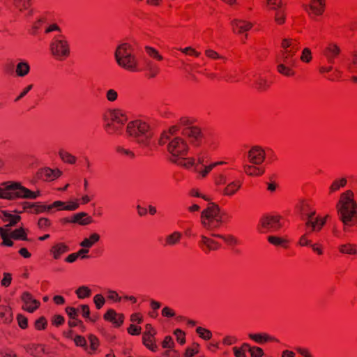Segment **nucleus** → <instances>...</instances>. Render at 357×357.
Wrapping results in <instances>:
<instances>
[{"mask_svg":"<svg viewBox=\"0 0 357 357\" xmlns=\"http://www.w3.org/2000/svg\"><path fill=\"white\" fill-rule=\"evenodd\" d=\"M61 174V172L58 169H52L50 167L40 169L37 172V177L45 181H54L59 178Z\"/></svg>","mask_w":357,"mask_h":357,"instance_id":"nucleus-18","label":"nucleus"},{"mask_svg":"<svg viewBox=\"0 0 357 357\" xmlns=\"http://www.w3.org/2000/svg\"><path fill=\"white\" fill-rule=\"evenodd\" d=\"M116 151L118 153H119L121 155H126L131 158L135 157V154L132 151H130L128 149H126L123 146H116Z\"/></svg>","mask_w":357,"mask_h":357,"instance_id":"nucleus-54","label":"nucleus"},{"mask_svg":"<svg viewBox=\"0 0 357 357\" xmlns=\"http://www.w3.org/2000/svg\"><path fill=\"white\" fill-rule=\"evenodd\" d=\"M0 219L4 222H8L5 227H0V236L3 240L1 245L11 247L13 245V242L9 234L10 227L16 225L20 221L21 217L18 215H13L6 211L0 210Z\"/></svg>","mask_w":357,"mask_h":357,"instance_id":"nucleus-8","label":"nucleus"},{"mask_svg":"<svg viewBox=\"0 0 357 357\" xmlns=\"http://www.w3.org/2000/svg\"><path fill=\"white\" fill-rule=\"evenodd\" d=\"M69 251V247L64 243H56L50 249V252L54 259H59L61 255Z\"/></svg>","mask_w":357,"mask_h":357,"instance_id":"nucleus-23","label":"nucleus"},{"mask_svg":"<svg viewBox=\"0 0 357 357\" xmlns=\"http://www.w3.org/2000/svg\"><path fill=\"white\" fill-rule=\"evenodd\" d=\"M250 352L252 357H261L264 354L262 349L257 347H253L252 349H250Z\"/></svg>","mask_w":357,"mask_h":357,"instance_id":"nucleus-64","label":"nucleus"},{"mask_svg":"<svg viewBox=\"0 0 357 357\" xmlns=\"http://www.w3.org/2000/svg\"><path fill=\"white\" fill-rule=\"evenodd\" d=\"M176 163L185 168H190L194 165L195 159L193 158H185V156H184L183 158H179L178 162Z\"/></svg>","mask_w":357,"mask_h":357,"instance_id":"nucleus-46","label":"nucleus"},{"mask_svg":"<svg viewBox=\"0 0 357 357\" xmlns=\"http://www.w3.org/2000/svg\"><path fill=\"white\" fill-rule=\"evenodd\" d=\"M241 187V182L238 180L233 181L227 184L223 190V194L227 196L234 195Z\"/></svg>","mask_w":357,"mask_h":357,"instance_id":"nucleus-28","label":"nucleus"},{"mask_svg":"<svg viewBox=\"0 0 357 357\" xmlns=\"http://www.w3.org/2000/svg\"><path fill=\"white\" fill-rule=\"evenodd\" d=\"M228 162H226V161H218V162H213L211 164H210L208 166H205L204 168L202 170H198L199 174L202 176V178H204L206 177L208 174L209 172H211V171L215 168V167L218 166V165H226L227 164Z\"/></svg>","mask_w":357,"mask_h":357,"instance_id":"nucleus-38","label":"nucleus"},{"mask_svg":"<svg viewBox=\"0 0 357 357\" xmlns=\"http://www.w3.org/2000/svg\"><path fill=\"white\" fill-rule=\"evenodd\" d=\"M104 318L112 321L116 326H119L123 322L124 316L122 314H117L114 310L110 309L105 313Z\"/></svg>","mask_w":357,"mask_h":357,"instance_id":"nucleus-25","label":"nucleus"},{"mask_svg":"<svg viewBox=\"0 0 357 357\" xmlns=\"http://www.w3.org/2000/svg\"><path fill=\"white\" fill-rule=\"evenodd\" d=\"M180 125L185 127L182 130L183 136L194 146H199L202 140V134L199 128L191 126V121L186 117L180 119Z\"/></svg>","mask_w":357,"mask_h":357,"instance_id":"nucleus-10","label":"nucleus"},{"mask_svg":"<svg viewBox=\"0 0 357 357\" xmlns=\"http://www.w3.org/2000/svg\"><path fill=\"white\" fill-rule=\"evenodd\" d=\"M268 241L274 245L281 246L284 248H287L289 246V241L287 239L276 236H269Z\"/></svg>","mask_w":357,"mask_h":357,"instance_id":"nucleus-35","label":"nucleus"},{"mask_svg":"<svg viewBox=\"0 0 357 357\" xmlns=\"http://www.w3.org/2000/svg\"><path fill=\"white\" fill-rule=\"evenodd\" d=\"M107 123L105 126V130L109 134H115L119 133L121 130V126L119 125L112 122L110 121H106Z\"/></svg>","mask_w":357,"mask_h":357,"instance_id":"nucleus-42","label":"nucleus"},{"mask_svg":"<svg viewBox=\"0 0 357 357\" xmlns=\"http://www.w3.org/2000/svg\"><path fill=\"white\" fill-rule=\"evenodd\" d=\"M347 183V179L346 178L335 179L329 187L328 194L331 195L340 190L342 188H344Z\"/></svg>","mask_w":357,"mask_h":357,"instance_id":"nucleus-30","label":"nucleus"},{"mask_svg":"<svg viewBox=\"0 0 357 357\" xmlns=\"http://www.w3.org/2000/svg\"><path fill=\"white\" fill-rule=\"evenodd\" d=\"M312 56L310 49H309L308 47L304 48L301 52L300 60L303 63H308L312 61Z\"/></svg>","mask_w":357,"mask_h":357,"instance_id":"nucleus-47","label":"nucleus"},{"mask_svg":"<svg viewBox=\"0 0 357 357\" xmlns=\"http://www.w3.org/2000/svg\"><path fill=\"white\" fill-rule=\"evenodd\" d=\"M1 186H0V198L3 199L24 198L33 199L38 195V192H33L17 182H4L1 183Z\"/></svg>","mask_w":357,"mask_h":357,"instance_id":"nucleus-6","label":"nucleus"},{"mask_svg":"<svg viewBox=\"0 0 357 357\" xmlns=\"http://www.w3.org/2000/svg\"><path fill=\"white\" fill-rule=\"evenodd\" d=\"M45 22V19L43 17L39 18L33 24L31 30V33L32 35H36L38 30L40 28L42 24Z\"/></svg>","mask_w":357,"mask_h":357,"instance_id":"nucleus-58","label":"nucleus"},{"mask_svg":"<svg viewBox=\"0 0 357 357\" xmlns=\"http://www.w3.org/2000/svg\"><path fill=\"white\" fill-rule=\"evenodd\" d=\"M9 234L13 239L27 241L26 234L22 227L9 231Z\"/></svg>","mask_w":357,"mask_h":357,"instance_id":"nucleus-39","label":"nucleus"},{"mask_svg":"<svg viewBox=\"0 0 357 357\" xmlns=\"http://www.w3.org/2000/svg\"><path fill=\"white\" fill-rule=\"evenodd\" d=\"M244 172L249 176H258L264 173V169L254 165H245L243 166Z\"/></svg>","mask_w":357,"mask_h":357,"instance_id":"nucleus-34","label":"nucleus"},{"mask_svg":"<svg viewBox=\"0 0 357 357\" xmlns=\"http://www.w3.org/2000/svg\"><path fill=\"white\" fill-rule=\"evenodd\" d=\"M205 54L207 57L212 59H226V58H225L222 56H220L217 52L211 49L206 50L205 51Z\"/></svg>","mask_w":357,"mask_h":357,"instance_id":"nucleus-56","label":"nucleus"},{"mask_svg":"<svg viewBox=\"0 0 357 357\" xmlns=\"http://www.w3.org/2000/svg\"><path fill=\"white\" fill-rule=\"evenodd\" d=\"M145 52L150 57L157 61H162L163 59L162 56L160 55L158 51L153 47L146 46L145 47Z\"/></svg>","mask_w":357,"mask_h":357,"instance_id":"nucleus-44","label":"nucleus"},{"mask_svg":"<svg viewBox=\"0 0 357 357\" xmlns=\"http://www.w3.org/2000/svg\"><path fill=\"white\" fill-rule=\"evenodd\" d=\"M21 299L24 303L23 309L29 312H33L40 305V302L28 291H24L22 294Z\"/></svg>","mask_w":357,"mask_h":357,"instance_id":"nucleus-17","label":"nucleus"},{"mask_svg":"<svg viewBox=\"0 0 357 357\" xmlns=\"http://www.w3.org/2000/svg\"><path fill=\"white\" fill-rule=\"evenodd\" d=\"M248 158L252 164L261 165L265 159L264 150L260 146H253L248 153Z\"/></svg>","mask_w":357,"mask_h":357,"instance_id":"nucleus-16","label":"nucleus"},{"mask_svg":"<svg viewBox=\"0 0 357 357\" xmlns=\"http://www.w3.org/2000/svg\"><path fill=\"white\" fill-rule=\"evenodd\" d=\"M267 4L272 10L284 8L282 0H267Z\"/></svg>","mask_w":357,"mask_h":357,"instance_id":"nucleus-53","label":"nucleus"},{"mask_svg":"<svg viewBox=\"0 0 357 357\" xmlns=\"http://www.w3.org/2000/svg\"><path fill=\"white\" fill-rule=\"evenodd\" d=\"M14 8L20 12H26L25 16H29L32 14V10H29L31 6V0H12Z\"/></svg>","mask_w":357,"mask_h":357,"instance_id":"nucleus-24","label":"nucleus"},{"mask_svg":"<svg viewBox=\"0 0 357 357\" xmlns=\"http://www.w3.org/2000/svg\"><path fill=\"white\" fill-rule=\"evenodd\" d=\"M93 301L97 309H100L105 304V298L101 294H96L93 298Z\"/></svg>","mask_w":357,"mask_h":357,"instance_id":"nucleus-59","label":"nucleus"},{"mask_svg":"<svg viewBox=\"0 0 357 357\" xmlns=\"http://www.w3.org/2000/svg\"><path fill=\"white\" fill-rule=\"evenodd\" d=\"M282 226L280 215H266L260 219L257 229L260 233L277 231L281 229Z\"/></svg>","mask_w":357,"mask_h":357,"instance_id":"nucleus-11","label":"nucleus"},{"mask_svg":"<svg viewBox=\"0 0 357 357\" xmlns=\"http://www.w3.org/2000/svg\"><path fill=\"white\" fill-rule=\"evenodd\" d=\"M256 86L260 90H264L268 86V84L264 78L260 77L256 80Z\"/></svg>","mask_w":357,"mask_h":357,"instance_id":"nucleus-61","label":"nucleus"},{"mask_svg":"<svg viewBox=\"0 0 357 357\" xmlns=\"http://www.w3.org/2000/svg\"><path fill=\"white\" fill-rule=\"evenodd\" d=\"M326 8V0H310L308 5L305 6V10L310 17L317 20V17L321 16Z\"/></svg>","mask_w":357,"mask_h":357,"instance_id":"nucleus-12","label":"nucleus"},{"mask_svg":"<svg viewBox=\"0 0 357 357\" xmlns=\"http://www.w3.org/2000/svg\"><path fill=\"white\" fill-rule=\"evenodd\" d=\"M117 64L131 72L140 70L139 62L132 46L128 43H123L117 46L114 52Z\"/></svg>","mask_w":357,"mask_h":357,"instance_id":"nucleus-4","label":"nucleus"},{"mask_svg":"<svg viewBox=\"0 0 357 357\" xmlns=\"http://www.w3.org/2000/svg\"><path fill=\"white\" fill-rule=\"evenodd\" d=\"M212 236L220 238L223 239L226 243L231 245H235L238 244V240L233 236H224L220 234H212Z\"/></svg>","mask_w":357,"mask_h":357,"instance_id":"nucleus-50","label":"nucleus"},{"mask_svg":"<svg viewBox=\"0 0 357 357\" xmlns=\"http://www.w3.org/2000/svg\"><path fill=\"white\" fill-rule=\"evenodd\" d=\"M72 223H78L81 225H87L92 222L91 217L86 213L81 212L73 215L71 218Z\"/></svg>","mask_w":357,"mask_h":357,"instance_id":"nucleus-27","label":"nucleus"},{"mask_svg":"<svg viewBox=\"0 0 357 357\" xmlns=\"http://www.w3.org/2000/svg\"><path fill=\"white\" fill-rule=\"evenodd\" d=\"M105 121H110L122 127L128 121L126 113L121 109H108L105 114Z\"/></svg>","mask_w":357,"mask_h":357,"instance_id":"nucleus-13","label":"nucleus"},{"mask_svg":"<svg viewBox=\"0 0 357 357\" xmlns=\"http://www.w3.org/2000/svg\"><path fill=\"white\" fill-rule=\"evenodd\" d=\"M91 289L86 286H82L76 290V294L79 298H85L91 296Z\"/></svg>","mask_w":357,"mask_h":357,"instance_id":"nucleus-45","label":"nucleus"},{"mask_svg":"<svg viewBox=\"0 0 357 357\" xmlns=\"http://www.w3.org/2000/svg\"><path fill=\"white\" fill-rule=\"evenodd\" d=\"M30 71V66L28 62L22 61L16 66V75L18 77H24L29 74Z\"/></svg>","mask_w":357,"mask_h":357,"instance_id":"nucleus-33","label":"nucleus"},{"mask_svg":"<svg viewBox=\"0 0 357 357\" xmlns=\"http://www.w3.org/2000/svg\"><path fill=\"white\" fill-rule=\"evenodd\" d=\"M100 236L97 233H93L89 238H85L80 243L79 245L84 248L89 250L95 243L99 241Z\"/></svg>","mask_w":357,"mask_h":357,"instance_id":"nucleus-29","label":"nucleus"},{"mask_svg":"<svg viewBox=\"0 0 357 357\" xmlns=\"http://www.w3.org/2000/svg\"><path fill=\"white\" fill-rule=\"evenodd\" d=\"M50 51L54 57L59 61L65 60L70 55L68 42L63 35H54L50 43Z\"/></svg>","mask_w":357,"mask_h":357,"instance_id":"nucleus-9","label":"nucleus"},{"mask_svg":"<svg viewBox=\"0 0 357 357\" xmlns=\"http://www.w3.org/2000/svg\"><path fill=\"white\" fill-rule=\"evenodd\" d=\"M310 247L318 255H322L324 254V248L321 244L318 243H312V244Z\"/></svg>","mask_w":357,"mask_h":357,"instance_id":"nucleus-63","label":"nucleus"},{"mask_svg":"<svg viewBox=\"0 0 357 357\" xmlns=\"http://www.w3.org/2000/svg\"><path fill=\"white\" fill-rule=\"evenodd\" d=\"M126 132L130 137L143 148L151 149L155 145L153 130L144 121L135 120L128 123Z\"/></svg>","mask_w":357,"mask_h":357,"instance_id":"nucleus-3","label":"nucleus"},{"mask_svg":"<svg viewBox=\"0 0 357 357\" xmlns=\"http://www.w3.org/2000/svg\"><path fill=\"white\" fill-rule=\"evenodd\" d=\"M106 98L109 102H114L118 98V93L114 89H109L106 92Z\"/></svg>","mask_w":357,"mask_h":357,"instance_id":"nucleus-60","label":"nucleus"},{"mask_svg":"<svg viewBox=\"0 0 357 357\" xmlns=\"http://www.w3.org/2000/svg\"><path fill=\"white\" fill-rule=\"evenodd\" d=\"M311 211L314 210L312 209L307 203L304 202L301 204V213L304 220H306L309 218Z\"/></svg>","mask_w":357,"mask_h":357,"instance_id":"nucleus-52","label":"nucleus"},{"mask_svg":"<svg viewBox=\"0 0 357 357\" xmlns=\"http://www.w3.org/2000/svg\"><path fill=\"white\" fill-rule=\"evenodd\" d=\"M315 211H311L309 218L305 220L306 229L311 232H319L324 226V220H321V216L314 217Z\"/></svg>","mask_w":357,"mask_h":357,"instance_id":"nucleus-14","label":"nucleus"},{"mask_svg":"<svg viewBox=\"0 0 357 357\" xmlns=\"http://www.w3.org/2000/svg\"><path fill=\"white\" fill-rule=\"evenodd\" d=\"M196 332L199 335L200 337L206 340H210L212 337V333L209 330L202 328L201 326L197 328Z\"/></svg>","mask_w":357,"mask_h":357,"instance_id":"nucleus-48","label":"nucleus"},{"mask_svg":"<svg viewBox=\"0 0 357 357\" xmlns=\"http://www.w3.org/2000/svg\"><path fill=\"white\" fill-rule=\"evenodd\" d=\"M225 213H222L218 205L211 203L201 213V224L208 230H213L220 227L225 221Z\"/></svg>","mask_w":357,"mask_h":357,"instance_id":"nucleus-7","label":"nucleus"},{"mask_svg":"<svg viewBox=\"0 0 357 357\" xmlns=\"http://www.w3.org/2000/svg\"><path fill=\"white\" fill-rule=\"evenodd\" d=\"M340 48L335 44H329L323 51L324 55L326 57L328 62L331 64L334 63V59L340 54Z\"/></svg>","mask_w":357,"mask_h":357,"instance_id":"nucleus-22","label":"nucleus"},{"mask_svg":"<svg viewBox=\"0 0 357 357\" xmlns=\"http://www.w3.org/2000/svg\"><path fill=\"white\" fill-rule=\"evenodd\" d=\"M181 237V233L178 231H174L172 234L166 236L165 243L168 245H174L180 241Z\"/></svg>","mask_w":357,"mask_h":357,"instance_id":"nucleus-40","label":"nucleus"},{"mask_svg":"<svg viewBox=\"0 0 357 357\" xmlns=\"http://www.w3.org/2000/svg\"><path fill=\"white\" fill-rule=\"evenodd\" d=\"M74 342L77 346L82 347L85 348V349H87L86 340L84 337L81 335H77L74 339Z\"/></svg>","mask_w":357,"mask_h":357,"instance_id":"nucleus-62","label":"nucleus"},{"mask_svg":"<svg viewBox=\"0 0 357 357\" xmlns=\"http://www.w3.org/2000/svg\"><path fill=\"white\" fill-rule=\"evenodd\" d=\"M89 340L90 342V351L88 352L89 354H92L98 349L99 346V340L97 337L93 335H90L89 336Z\"/></svg>","mask_w":357,"mask_h":357,"instance_id":"nucleus-51","label":"nucleus"},{"mask_svg":"<svg viewBox=\"0 0 357 357\" xmlns=\"http://www.w3.org/2000/svg\"><path fill=\"white\" fill-rule=\"evenodd\" d=\"M298 44V42L293 38H284L282 40V50L277 59V70L280 74L286 77L295 75L294 68L297 64L296 54L299 49Z\"/></svg>","mask_w":357,"mask_h":357,"instance_id":"nucleus-1","label":"nucleus"},{"mask_svg":"<svg viewBox=\"0 0 357 357\" xmlns=\"http://www.w3.org/2000/svg\"><path fill=\"white\" fill-rule=\"evenodd\" d=\"M51 225L52 222L50 220L45 218H40L38 221V228L44 231H47Z\"/></svg>","mask_w":357,"mask_h":357,"instance_id":"nucleus-49","label":"nucleus"},{"mask_svg":"<svg viewBox=\"0 0 357 357\" xmlns=\"http://www.w3.org/2000/svg\"><path fill=\"white\" fill-rule=\"evenodd\" d=\"M167 141V151L171 155L170 160L172 162H178L179 158H183L188 155L189 147L183 136L170 138L167 133H162L159 144L163 145Z\"/></svg>","mask_w":357,"mask_h":357,"instance_id":"nucleus-5","label":"nucleus"},{"mask_svg":"<svg viewBox=\"0 0 357 357\" xmlns=\"http://www.w3.org/2000/svg\"><path fill=\"white\" fill-rule=\"evenodd\" d=\"M249 337L257 343L262 344L268 341L278 342V340L266 333L249 334Z\"/></svg>","mask_w":357,"mask_h":357,"instance_id":"nucleus-31","label":"nucleus"},{"mask_svg":"<svg viewBox=\"0 0 357 357\" xmlns=\"http://www.w3.org/2000/svg\"><path fill=\"white\" fill-rule=\"evenodd\" d=\"M312 233L309 231H306L305 234H303L299 238L298 245L301 247L305 246H310L312 244V241L310 238Z\"/></svg>","mask_w":357,"mask_h":357,"instance_id":"nucleus-43","label":"nucleus"},{"mask_svg":"<svg viewBox=\"0 0 357 357\" xmlns=\"http://www.w3.org/2000/svg\"><path fill=\"white\" fill-rule=\"evenodd\" d=\"M286 20V11L285 8H280L275 10L274 15V21L278 25L284 24Z\"/></svg>","mask_w":357,"mask_h":357,"instance_id":"nucleus-41","label":"nucleus"},{"mask_svg":"<svg viewBox=\"0 0 357 357\" xmlns=\"http://www.w3.org/2000/svg\"><path fill=\"white\" fill-rule=\"evenodd\" d=\"M47 325V320L45 317H41L35 321V328L37 330H43Z\"/></svg>","mask_w":357,"mask_h":357,"instance_id":"nucleus-57","label":"nucleus"},{"mask_svg":"<svg viewBox=\"0 0 357 357\" xmlns=\"http://www.w3.org/2000/svg\"><path fill=\"white\" fill-rule=\"evenodd\" d=\"M59 155L63 162L69 165H75L77 160L76 156L64 149H61L59 151Z\"/></svg>","mask_w":357,"mask_h":357,"instance_id":"nucleus-32","label":"nucleus"},{"mask_svg":"<svg viewBox=\"0 0 357 357\" xmlns=\"http://www.w3.org/2000/svg\"><path fill=\"white\" fill-rule=\"evenodd\" d=\"M45 33H54L56 34H61V29L56 24H52L47 26L45 30Z\"/></svg>","mask_w":357,"mask_h":357,"instance_id":"nucleus-55","label":"nucleus"},{"mask_svg":"<svg viewBox=\"0 0 357 357\" xmlns=\"http://www.w3.org/2000/svg\"><path fill=\"white\" fill-rule=\"evenodd\" d=\"M234 33L241 34L248 31L252 27V24L247 20L235 19L231 22Z\"/></svg>","mask_w":357,"mask_h":357,"instance_id":"nucleus-19","label":"nucleus"},{"mask_svg":"<svg viewBox=\"0 0 357 357\" xmlns=\"http://www.w3.org/2000/svg\"><path fill=\"white\" fill-rule=\"evenodd\" d=\"M340 252L342 254L356 255L357 254L356 246L354 244L346 243L339 246Z\"/></svg>","mask_w":357,"mask_h":357,"instance_id":"nucleus-36","label":"nucleus"},{"mask_svg":"<svg viewBox=\"0 0 357 357\" xmlns=\"http://www.w3.org/2000/svg\"><path fill=\"white\" fill-rule=\"evenodd\" d=\"M26 351L33 357H43L47 354L45 346L40 344L31 343L24 346Z\"/></svg>","mask_w":357,"mask_h":357,"instance_id":"nucleus-20","label":"nucleus"},{"mask_svg":"<svg viewBox=\"0 0 357 357\" xmlns=\"http://www.w3.org/2000/svg\"><path fill=\"white\" fill-rule=\"evenodd\" d=\"M155 332L151 324H146V331L143 335V343L144 344L153 351H155L158 347L155 344H152V346H149V342L152 341V337L155 335Z\"/></svg>","mask_w":357,"mask_h":357,"instance_id":"nucleus-21","label":"nucleus"},{"mask_svg":"<svg viewBox=\"0 0 357 357\" xmlns=\"http://www.w3.org/2000/svg\"><path fill=\"white\" fill-rule=\"evenodd\" d=\"M53 208H57L59 210L75 211L79 208V203L77 202H71L66 204L61 201H56L52 204L49 206H37L36 211L37 213L43 211H50Z\"/></svg>","mask_w":357,"mask_h":357,"instance_id":"nucleus-15","label":"nucleus"},{"mask_svg":"<svg viewBox=\"0 0 357 357\" xmlns=\"http://www.w3.org/2000/svg\"><path fill=\"white\" fill-rule=\"evenodd\" d=\"M13 321V312L9 306L0 305V323L9 324Z\"/></svg>","mask_w":357,"mask_h":357,"instance_id":"nucleus-26","label":"nucleus"},{"mask_svg":"<svg viewBox=\"0 0 357 357\" xmlns=\"http://www.w3.org/2000/svg\"><path fill=\"white\" fill-rule=\"evenodd\" d=\"M146 69L149 72V77H155L160 71L159 66L152 61H146Z\"/></svg>","mask_w":357,"mask_h":357,"instance_id":"nucleus-37","label":"nucleus"},{"mask_svg":"<svg viewBox=\"0 0 357 357\" xmlns=\"http://www.w3.org/2000/svg\"><path fill=\"white\" fill-rule=\"evenodd\" d=\"M336 208L339 218L344 224L343 229L347 231L348 227L354 225L357 221V204L351 190H347L340 195Z\"/></svg>","mask_w":357,"mask_h":357,"instance_id":"nucleus-2","label":"nucleus"}]
</instances>
